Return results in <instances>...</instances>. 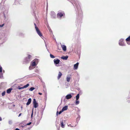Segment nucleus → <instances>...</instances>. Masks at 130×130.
<instances>
[{"mask_svg": "<svg viewBox=\"0 0 130 130\" xmlns=\"http://www.w3.org/2000/svg\"><path fill=\"white\" fill-rule=\"evenodd\" d=\"M68 108V106H66L63 107L62 109V111H64L67 110Z\"/></svg>", "mask_w": 130, "mask_h": 130, "instance_id": "14", "label": "nucleus"}, {"mask_svg": "<svg viewBox=\"0 0 130 130\" xmlns=\"http://www.w3.org/2000/svg\"><path fill=\"white\" fill-rule=\"evenodd\" d=\"M29 84H27L26 85L24 86H23L22 87H19L18 88V89L19 90H20V89L25 88H26L27 87H28L29 86Z\"/></svg>", "mask_w": 130, "mask_h": 130, "instance_id": "8", "label": "nucleus"}, {"mask_svg": "<svg viewBox=\"0 0 130 130\" xmlns=\"http://www.w3.org/2000/svg\"><path fill=\"white\" fill-rule=\"evenodd\" d=\"M38 70H36V71H35V72H38Z\"/></svg>", "mask_w": 130, "mask_h": 130, "instance_id": "41", "label": "nucleus"}, {"mask_svg": "<svg viewBox=\"0 0 130 130\" xmlns=\"http://www.w3.org/2000/svg\"><path fill=\"white\" fill-rule=\"evenodd\" d=\"M27 57L25 58L24 60V62L25 63H27L29 62L31 60V56L30 55H28Z\"/></svg>", "mask_w": 130, "mask_h": 130, "instance_id": "1", "label": "nucleus"}, {"mask_svg": "<svg viewBox=\"0 0 130 130\" xmlns=\"http://www.w3.org/2000/svg\"><path fill=\"white\" fill-rule=\"evenodd\" d=\"M34 25L35 26V28L36 29V30L37 31V34L40 37L42 36V34L41 32H40L39 29H38V28L36 26L35 23H34Z\"/></svg>", "mask_w": 130, "mask_h": 130, "instance_id": "3", "label": "nucleus"}, {"mask_svg": "<svg viewBox=\"0 0 130 130\" xmlns=\"http://www.w3.org/2000/svg\"><path fill=\"white\" fill-rule=\"evenodd\" d=\"M35 89V88L33 87L30 88L29 89V90L30 91H32Z\"/></svg>", "mask_w": 130, "mask_h": 130, "instance_id": "26", "label": "nucleus"}, {"mask_svg": "<svg viewBox=\"0 0 130 130\" xmlns=\"http://www.w3.org/2000/svg\"><path fill=\"white\" fill-rule=\"evenodd\" d=\"M50 57L52 58H55V57L54 55H53L51 54H50Z\"/></svg>", "mask_w": 130, "mask_h": 130, "instance_id": "27", "label": "nucleus"}, {"mask_svg": "<svg viewBox=\"0 0 130 130\" xmlns=\"http://www.w3.org/2000/svg\"><path fill=\"white\" fill-rule=\"evenodd\" d=\"M58 111H57V113H56V115H58Z\"/></svg>", "mask_w": 130, "mask_h": 130, "instance_id": "40", "label": "nucleus"}, {"mask_svg": "<svg viewBox=\"0 0 130 130\" xmlns=\"http://www.w3.org/2000/svg\"><path fill=\"white\" fill-rule=\"evenodd\" d=\"M70 125H68V126H69Z\"/></svg>", "mask_w": 130, "mask_h": 130, "instance_id": "46", "label": "nucleus"}, {"mask_svg": "<svg viewBox=\"0 0 130 130\" xmlns=\"http://www.w3.org/2000/svg\"><path fill=\"white\" fill-rule=\"evenodd\" d=\"M5 93L6 92L5 91H4L3 92H2V96H4L5 94Z\"/></svg>", "mask_w": 130, "mask_h": 130, "instance_id": "28", "label": "nucleus"}, {"mask_svg": "<svg viewBox=\"0 0 130 130\" xmlns=\"http://www.w3.org/2000/svg\"><path fill=\"white\" fill-rule=\"evenodd\" d=\"M64 14L63 13L60 12H59L57 14V17L58 18H61L63 15Z\"/></svg>", "mask_w": 130, "mask_h": 130, "instance_id": "6", "label": "nucleus"}, {"mask_svg": "<svg viewBox=\"0 0 130 130\" xmlns=\"http://www.w3.org/2000/svg\"><path fill=\"white\" fill-rule=\"evenodd\" d=\"M79 63L78 62H77L76 64H74V68L75 70H76L77 69Z\"/></svg>", "mask_w": 130, "mask_h": 130, "instance_id": "11", "label": "nucleus"}, {"mask_svg": "<svg viewBox=\"0 0 130 130\" xmlns=\"http://www.w3.org/2000/svg\"><path fill=\"white\" fill-rule=\"evenodd\" d=\"M31 100L30 98L28 99L27 102V103L26 105H29L31 102Z\"/></svg>", "mask_w": 130, "mask_h": 130, "instance_id": "13", "label": "nucleus"}, {"mask_svg": "<svg viewBox=\"0 0 130 130\" xmlns=\"http://www.w3.org/2000/svg\"><path fill=\"white\" fill-rule=\"evenodd\" d=\"M38 94H39L40 95H41L42 94V93H40V92Z\"/></svg>", "mask_w": 130, "mask_h": 130, "instance_id": "37", "label": "nucleus"}, {"mask_svg": "<svg viewBox=\"0 0 130 130\" xmlns=\"http://www.w3.org/2000/svg\"><path fill=\"white\" fill-rule=\"evenodd\" d=\"M15 130H20V129L18 128H16Z\"/></svg>", "mask_w": 130, "mask_h": 130, "instance_id": "38", "label": "nucleus"}, {"mask_svg": "<svg viewBox=\"0 0 130 130\" xmlns=\"http://www.w3.org/2000/svg\"><path fill=\"white\" fill-rule=\"evenodd\" d=\"M2 120V119L1 117H0V121H1Z\"/></svg>", "mask_w": 130, "mask_h": 130, "instance_id": "39", "label": "nucleus"}, {"mask_svg": "<svg viewBox=\"0 0 130 130\" xmlns=\"http://www.w3.org/2000/svg\"><path fill=\"white\" fill-rule=\"evenodd\" d=\"M71 78L70 77H67L66 78V80L67 82H69Z\"/></svg>", "mask_w": 130, "mask_h": 130, "instance_id": "22", "label": "nucleus"}, {"mask_svg": "<svg viewBox=\"0 0 130 130\" xmlns=\"http://www.w3.org/2000/svg\"><path fill=\"white\" fill-rule=\"evenodd\" d=\"M2 72V67L0 66V72Z\"/></svg>", "mask_w": 130, "mask_h": 130, "instance_id": "30", "label": "nucleus"}, {"mask_svg": "<svg viewBox=\"0 0 130 130\" xmlns=\"http://www.w3.org/2000/svg\"><path fill=\"white\" fill-rule=\"evenodd\" d=\"M75 103L76 105H78L79 104V101H78V100H76V101L75 102Z\"/></svg>", "mask_w": 130, "mask_h": 130, "instance_id": "29", "label": "nucleus"}, {"mask_svg": "<svg viewBox=\"0 0 130 130\" xmlns=\"http://www.w3.org/2000/svg\"><path fill=\"white\" fill-rule=\"evenodd\" d=\"M79 119V118H77V119Z\"/></svg>", "mask_w": 130, "mask_h": 130, "instance_id": "44", "label": "nucleus"}, {"mask_svg": "<svg viewBox=\"0 0 130 130\" xmlns=\"http://www.w3.org/2000/svg\"><path fill=\"white\" fill-rule=\"evenodd\" d=\"M3 72H4V71H3Z\"/></svg>", "mask_w": 130, "mask_h": 130, "instance_id": "50", "label": "nucleus"}, {"mask_svg": "<svg viewBox=\"0 0 130 130\" xmlns=\"http://www.w3.org/2000/svg\"><path fill=\"white\" fill-rule=\"evenodd\" d=\"M76 100H78L79 98V94H78L76 96Z\"/></svg>", "mask_w": 130, "mask_h": 130, "instance_id": "24", "label": "nucleus"}, {"mask_svg": "<svg viewBox=\"0 0 130 130\" xmlns=\"http://www.w3.org/2000/svg\"><path fill=\"white\" fill-rule=\"evenodd\" d=\"M63 112V111H62V110H61L59 112V114H60L62 112Z\"/></svg>", "mask_w": 130, "mask_h": 130, "instance_id": "33", "label": "nucleus"}, {"mask_svg": "<svg viewBox=\"0 0 130 130\" xmlns=\"http://www.w3.org/2000/svg\"><path fill=\"white\" fill-rule=\"evenodd\" d=\"M33 105L34 107L35 108L37 107L38 105V103H37L35 99L33 100Z\"/></svg>", "mask_w": 130, "mask_h": 130, "instance_id": "5", "label": "nucleus"}, {"mask_svg": "<svg viewBox=\"0 0 130 130\" xmlns=\"http://www.w3.org/2000/svg\"><path fill=\"white\" fill-rule=\"evenodd\" d=\"M33 111H32V113L31 114V117H32V116H33Z\"/></svg>", "mask_w": 130, "mask_h": 130, "instance_id": "35", "label": "nucleus"}, {"mask_svg": "<svg viewBox=\"0 0 130 130\" xmlns=\"http://www.w3.org/2000/svg\"><path fill=\"white\" fill-rule=\"evenodd\" d=\"M130 40V36H129V37H128V38H127L126 39V41L127 42L129 41Z\"/></svg>", "mask_w": 130, "mask_h": 130, "instance_id": "25", "label": "nucleus"}, {"mask_svg": "<svg viewBox=\"0 0 130 130\" xmlns=\"http://www.w3.org/2000/svg\"><path fill=\"white\" fill-rule=\"evenodd\" d=\"M4 17H5V15L4 14Z\"/></svg>", "mask_w": 130, "mask_h": 130, "instance_id": "49", "label": "nucleus"}, {"mask_svg": "<svg viewBox=\"0 0 130 130\" xmlns=\"http://www.w3.org/2000/svg\"><path fill=\"white\" fill-rule=\"evenodd\" d=\"M68 57L67 56H63L61 57V58H62L64 60H66L68 58Z\"/></svg>", "mask_w": 130, "mask_h": 130, "instance_id": "16", "label": "nucleus"}, {"mask_svg": "<svg viewBox=\"0 0 130 130\" xmlns=\"http://www.w3.org/2000/svg\"><path fill=\"white\" fill-rule=\"evenodd\" d=\"M38 61V60L37 59H35L33 60L30 63V65L34 67L36 66Z\"/></svg>", "mask_w": 130, "mask_h": 130, "instance_id": "2", "label": "nucleus"}, {"mask_svg": "<svg viewBox=\"0 0 130 130\" xmlns=\"http://www.w3.org/2000/svg\"><path fill=\"white\" fill-rule=\"evenodd\" d=\"M61 126L62 128H64V127L65 124H64L63 122L62 121L61 123Z\"/></svg>", "mask_w": 130, "mask_h": 130, "instance_id": "19", "label": "nucleus"}, {"mask_svg": "<svg viewBox=\"0 0 130 130\" xmlns=\"http://www.w3.org/2000/svg\"><path fill=\"white\" fill-rule=\"evenodd\" d=\"M20 0H15V5H18V4H20V3H19V1L20 2Z\"/></svg>", "mask_w": 130, "mask_h": 130, "instance_id": "18", "label": "nucleus"}, {"mask_svg": "<svg viewBox=\"0 0 130 130\" xmlns=\"http://www.w3.org/2000/svg\"><path fill=\"white\" fill-rule=\"evenodd\" d=\"M33 67V66L30 65L29 67V69L30 70L33 69L34 68Z\"/></svg>", "mask_w": 130, "mask_h": 130, "instance_id": "23", "label": "nucleus"}, {"mask_svg": "<svg viewBox=\"0 0 130 130\" xmlns=\"http://www.w3.org/2000/svg\"><path fill=\"white\" fill-rule=\"evenodd\" d=\"M9 122V123H10V121Z\"/></svg>", "mask_w": 130, "mask_h": 130, "instance_id": "48", "label": "nucleus"}, {"mask_svg": "<svg viewBox=\"0 0 130 130\" xmlns=\"http://www.w3.org/2000/svg\"><path fill=\"white\" fill-rule=\"evenodd\" d=\"M21 114H22V113H20L19 114V116H18V117H19L20 116H21Z\"/></svg>", "mask_w": 130, "mask_h": 130, "instance_id": "36", "label": "nucleus"}, {"mask_svg": "<svg viewBox=\"0 0 130 130\" xmlns=\"http://www.w3.org/2000/svg\"><path fill=\"white\" fill-rule=\"evenodd\" d=\"M3 74L2 72H0V78L3 79Z\"/></svg>", "mask_w": 130, "mask_h": 130, "instance_id": "21", "label": "nucleus"}, {"mask_svg": "<svg viewBox=\"0 0 130 130\" xmlns=\"http://www.w3.org/2000/svg\"><path fill=\"white\" fill-rule=\"evenodd\" d=\"M124 40L122 39H121L119 41V44L120 46H125V44L124 42Z\"/></svg>", "mask_w": 130, "mask_h": 130, "instance_id": "4", "label": "nucleus"}, {"mask_svg": "<svg viewBox=\"0 0 130 130\" xmlns=\"http://www.w3.org/2000/svg\"><path fill=\"white\" fill-rule=\"evenodd\" d=\"M31 124V122H30L28 123H27L26 124L27 125H30Z\"/></svg>", "mask_w": 130, "mask_h": 130, "instance_id": "32", "label": "nucleus"}, {"mask_svg": "<svg viewBox=\"0 0 130 130\" xmlns=\"http://www.w3.org/2000/svg\"><path fill=\"white\" fill-rule=\"evenodd\" d=\"M21 109H22V106H21Z\"/></svg>", "mask_w": 130, "mask_h": 130, "instance_id": "45", "label": "nucleus"}, {"mask_svg": "<svg viewBox=\"0 0 130 130\" xmlns=\"http://www.w3.org/2000/svg\"><path fill=\"white\" fill-rule=\"evenodd\" d=\"M2 4H3V3H2V2L1 3V5H2Z\"/></svg>", "mask_w": 130, "mask_h": 130, "instance_id": "42", "label": "nucleus"}, {"mask_svg": "<svg viewBox=\"0 0 130 130\" xmlns=\"http://www.w3.org/2000/svg\"><path fill=\"white\" fill-rule=\"evenodd\" d=\"M54 63L56 65V66H58L57 65L58 64L60 61L59 60L57 59H54Z\"/></svg>", "mask_w": 130, "mask_h": 130, "instance_id": "7", "label": "nucleus"}, {"mask_svg": "<svg viewBox=\"0 0 130 130\" xmlns=\"http://www.w3.org/2000/svg\"><path fill=\"white\" fill-rule=\"evenodd\" d=\"M72 97V95L70 94L67 95L65 97V98L67 99H71Z\"/></svg>", "mask_w": 130, "mask_h": 130, "instance_id": "9", "label": "nucleus"}, {"mask_svg": "<svg viewBox=\"0 0 130 130\" xmlns=\"http://www.w3.org/2000/svg\"><path fill=\"white\" fill-rule=\"evenodd\" d=\"M4 24H3L2 25H0V27H3L4 25Z\"/></svg>", "mask_w": 130, "mask_h": 130, "instance_id": "31", "label": "nucleus"}, {"mask_svg": "<svg viewBox=\"0 0 130 130\" xmlns=\"http://www.w3.org/2000/svg\"><path fill=\"white\" fill-rule=\"evenodd\" d=\"M9 122V123H10V121Z\"/></svg>", "mask_w": 130, "mask_h": 130, "instance_id": "47", "label": "nucleus"}, {"mask_svg": "<svg viewBox=\"0 0 130 130\" xmlns=\"http://www.w3.org/2000/svg\"><path fill=\"white\" fill-rule=\"evenodd\" d=\"M11 88L8 89L7 90V93H9L11 92Z\"/></svg>", "mask_w": 130, "mask_h": 130, "instance_id": "20", "label": "nucleus"}, {"mask_svg": "<svg viewBox=\"0 0 130 130\" xmlns=\"http://www.w3.org/2000/svg\"><path fill=\"white\" fill-rule=\"evenodd\" d=\"M61 46L62 48V50L64 51L66 50V46L64 45L61 44Z\"/></svg>", "mask_w": 130, "mask_h": 130, "instance_id": "10", "label": "nucleus"}, {"mask_svg": "<svg viewBox=\"0 0 130 130\" xmlns=\"http://www.w3.org/2000/svg\"><path fill=\"white\" fill-rule=\"evenodd\" d=\"M72 3H74L76 7L77 6V5L76 3L77 0H72Z\"/></svg>", "mask_w": 130, "mask_h": 130, "instance_id": "15", "label": "nucleus"}, {"mask_svg": "<svg viewBox=\"0 0 130 130\" xmlns=\"http://www.w3.org/2000/svg\"><path fill=\"white\" fill-rule=\"evenodd\" d=\"M70 126H71V127H72L73 126L70 125Z\"/></svg>", "mask_w": 130, "mask_h": 130, "instance_id": "43", "label": "nucleus"}, {"mask_svg": "<svg viewBox=\"0 0 130 130\" xmlns=\"http://www.w3.org/2000/svg\"><path fill=\"white\" fill-rule=\"evenodd\" d=\"M51 14L52 16V17L53 18H54L56 17V14L55 12H51Z\"/></svg>", "mask_w": 130, "mask_h": 130, "instance_id": "12", "label": "nucleus"}, {"mask_svg": "<svg viewBox=\"0 0 130 130\" xmlns=\"http://www.w3.org/2000/svg\"><path fill=\"white\" fill-rule=\"evenodd\" d=\"M62 74L61 72H59L58 74V79H59L62 76Z\"/></svg>", "mask_w": 130, "mask_h": 130, "instance_id": "17", "label": "nucleus"}, {"mask_svg": "<svg viewBox=\"0 0 130 130\" xmlns=\"http://www.w3.org/2000/svg\"><path fill=\"white\" fill-rule=\"evenodd\" d=\"M127 43L128 45H130V42H128V41L127 42Z\"/></svg>", "mask_w": 130, "mask_h": 130, "instance_id": "34", "label": "nucleus"}]
</instances>
